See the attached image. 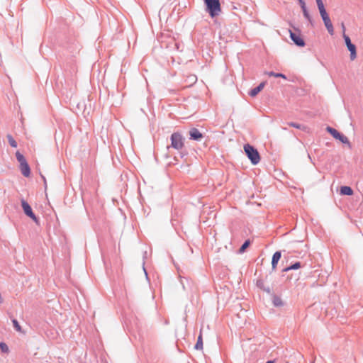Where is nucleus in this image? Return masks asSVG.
Wrapping results in <instances>:
<instances>
[{
	"mask_svg": "<svg viewBox=\"0 0 363 363\" xmlns=\"http://www.w3.org/2000/svg\"><path fill=\"white\" fill-rule=\"evenodd\" d=\"M206 11L211 18L218 16L221 13V6L219 0H203Z\"/></svg>",
	"mask_w": 363,
	"mask_h": 363,
	"instance_id": "nucleus-1",
	"label": "nucleus"
},
{
	"mask_svg": "<svg viewBox=\"0 0 363 363\" xmlns=\"http://www.w3.org/2000/svg\"><path fill=\"white\" fill-rule=\"evenodd\" d=\"M244 150L253 164H257L260 160V157L257 150L252 145L247 144L244 146Z\"/></svg>",
	"mask_w": 363,
	"mask_h": 363,
	"instance_id": "nucleus-2",
	"label": "nucleus"
},
{
	"mask_svg": "<svg viewBox=\"0 0 363 363\" xmlns=\"http://www.w3.org/2000/svg\"><path fill=\"white\" fill-rule=\"evenodd\" d=\"M21 206L24 213L30 219H32L36 224H39V220L33 213L32 208L28 203L24 199H21Z\"/></svg>",
	"mask_w": 363,
	"mask_h": 363,
	"instance_id": "nucleus-3",
	"label": "nucleus"
},
{
	"mask_svg": "<svg viewBox=\"0 0 363 363\" xmlns=\"http://www.w3.org/2000/svg\"><path fill=\"white\" fill-rule=\"evenodd\" d=\"M171 145L177 150H180L184 146L183 138L179 133H174L171 136Z\"/></svg>",
	"mask_w": 363,
	"mask_h": 363,
	"instance_id": "nucleus-4",
	"label": "nucleus"
},
{
	"mask_svg": "<svg viewBox=\"0 0 363 363\" xmlns=\"http://www.w3.org/2000/svg\"><path fill=\"white\" fill-rule=\"evenodd\" d=\"M327 131L330 133L335 139L340 140L342 143L350 144L348 138L344 135L340 133L337 130L328 127L326 128Z\"/></svg>",
	"mask_w": 363,
	"mask_h": 363,
	"instance_id": "nucleus-5",
	"label": "nucleus"
},
{
	"mask_svg": "<svg viewBox=\"0 0 363 363\" xmlns=\"http://www.w3.org/2000/svg\"><path fill=\"white\" fill-rule=\"evenodd\" d=\"M289 32L290 37L296 45L300 47L305 45V42L299 33H293L291 30H289Z\"/></svg>",
	"mask_w": 363,
	"mask_h": 363,
	"instance_id": "nucleus-6",
	"label": "nucleus"
},
{
	"mask_svg": "<svg viewBox=\"0 0 363 363\" xmlns=\"http://www.w3.org/2000/svg\"><path fill=\"white\" fill-rule=\"evenodd\" d=\"M189 134L191 139H193L194 140H200L203 138V135L199 132V130L194 128L190 130Z\"/></svg>",
	"mask_w": 363,
	"mask_h": 363,
	"instance_id": "nucleus-7",
	"label": "nucleus"
},
{
	"mask_svg": "<svg viewBox=\"0 0 363 363\" xmlns=\"http://www.w3.org/2000/svg\"><path fill=\"white\" fill-rule=\"evenodd\" d=\"M20 169H21V172L22 174L24 177H30V167H29L28 162L24 163L23 164H21L20 165Z\"/></svg>",
	"mask_w": 363,
	"mask_h": 363,
	"instance_id": "nucleus-8",
	"label": "nucleus"
},
{
	"mask_svg": "<svg viewBox=\"0 0 363 363\" xmlns=\"http://www.w3.org/2000/svg\"><path fill=\"white\" fill-rule=\"evenodd\" d=\"M281 258V252H276L272 257V267L273 269H275L277 265L278 262L279 261Z\"/></svg>",
	"mask_w": 363,
	"mask_h": 363,
	"instance_id": "nucleus-9",
	"label": "nucleus"
},
{
	"mask_svg": "<svg viewBox=\"0 0 363 363\" xmlns=\"http://www.w3.org/2000/svg\"><path fill=\"white\" fill-rule=\"evenodd\" d=\"M340 194L342 195L351 196L353 194V190L350 186H344L340 188Z\"/></svg>",
	"mask_w": 363,
	"mask_h": 363,
	"instance_id": "nucleus-10",
	"label": "nucleus"
},
{
	"mask_svg": "<svg viewBox=\"0 0 363 363\" xmlns=\"http://www.w3.org/2000/svg\"><path fill=\"white\" fill-rule=\"evenodd\" d=\"M349 51L350 52V60H354L357 57L356 47L354 44L347 46Z\"/></svg>",
	"mask_w": 363,
	"mask_h": 363,
	"instance_id": "nucleus-11",
	"label": "nucleus"
},
{
	"mask_svg": "<svg viewBox=\"0 0 363 363\" xmlns=\"http://www.w3.org/2000/svg\"><path fill=\"white\" fill-rule=\"evenodd\" d=\"M323 22H324L325 26L326 27L328 33L330 35H333V33H334V28H333V23H332L331 21H330V18L328 19V20L324 21Z\"/></svg>",
	"mask_w": 363,
	"mask_h": 363,
	"instance_id": "nucleus-12",
	"label": "nucleus"
},
{
	"mask_svg": "<svg viewBox=\"0 0 363 363\" xmlns=\"http://www.w3.org/2000/svg\"><path fill=\"white\" fill-rule=\"evenodd\" d=\"M272 302H273L274 306H277V307H280L284 305V301H282V299L280 297L277 296H274L273 297Z\"/></svg>",
	"mask_w": 363,
	"mask_h": 363,
	"instance_id": "nucleus-13",
	"label": "nucleus"
},
{
	"mask_svg": "<svg viewBox=\"0 0 363 363\" xmlns=\"http://www.w3.org/2000/svg\"><path fill=\"white\" fill-rule=\"evenodd\" d=\"M16 157L20 165L27 162L26 158L20 152L17 151L16 152Z\"/></svg>",
	"mask_w": 363,
	"mask_h": 363,
	"instance_id": "nucleus-14",
	"label": "nucleus"
},
{
	"mask_svg": "<svg viewBox=\"0 0 363 363\" xmlns=\"http://www.w3.org/2000/svg\"><path fill=\"white\" fill-rule=\"evenodd\" d=\"M195 348L196 350H202L203 349V339H202V332H200V335L198 337L197 342L195 345Z\"/></svg>",
	"mask_w": 363,
	"mask_h": 363,
	"instance_id": "nucleus-15",
	"label": "nucleus"
},
{
	"mask_svg": "<svg viewBox=\"0 0 363 363\" xmlns=\"http://www.w3.org/2000/svg\"><path fill=\"white\" fill-rule=\"evenodd\" d=\"M264 74L269 77H281L284 79H286V76L281 73H275L274 72H265Z\"/></svg>",
	"mask_w": 363,
	"mask_h": 363,
	"instance_id": "nucleus-16",
	"label": "nucleus"
},
{
	"mask_svg": "<svg viewBox=\"0 0 363 363\" xmlns=\"http://www.w3.org/2000/svg\"><path fill=\"white\" fill-rule=\"evenodd\" d=\"M342 28H343V38L345 39L346 45L347 47L350 45H352V43H351V40H350V37L345 33V26H344L343 23L342 24Z\"/></svg>",
	"mask_w": 363,
	"mask_h": 363,
	"instance_id": "nucleus-17",
	"label": "nucleus"
},
{
	"mask_svg": "<svg viewBox=\"0 0 363 363\" xmlns=\"http://www.w3.org/2000/svg\"><path fill=\"white\" fill-rule=\"evenodd\" d=\"M300 267H301L300 262H296L295 264H292L291 266L284 269V271L287 272V271L292 270V269H299Z\"/></svg>",
	"mask_w": 363,
	"mask_h": 363,
	"instance_id": "nucleus-18",
	"label": "nucleus"
},
{
	"mask_svg": "<svg viewBox=\"0 0 363 363\" xmlns=\"http://www.w3.org/2000/svg\"><path fill=\"white\" fill-rule=\"evenodd\" d=\"M7 138H8V141L11 147H17V143L11 135H8Z\"/></svg>",
	"mask_w": 363,
	"mask_h": 363,
	"instance_id": "nucleus-19",
	"label": "nucleus"
},
{
	"mask_svg": "<svg viewBox=\"0 0 363 363\" xmlns=\"http://www.w3.org/2000/svg\"><path fill=\"white\" fill-rule=\"evenodd\" d=\"M250 244V240H246V241L242 244V245L241 246V247L240 248L239 252H240V253L244 252H245V249H246V248H247V247H249Z\"/></svg>",
	"mask_w": 363,
	"mask_h": 363,
	"instance_id": "nucleus-20",
	"label": "nucleus"
},
{
	"mask_svg": "<svg viewBox=\"0 0 363 363\" xmlns=\"http://www.w3.org/2000/svg\"><path fill=\"white\" fill-rule=\"evenodd\" d=\"M319 12H320V16H321V18H322L323 21L330 19V17H329V16H328V13H327L325 9L323 10V11H320Z\"/></svg>",
	"mask_w": 363,
	"mask_h": 363,
	"instance_id": "nucleus-21",
	"label": "nucleus"
},
{
	"mask_svg": "<svg viewBox=\"0 0 363 363\" xmlns=\"http://www.w3.org/2000/svg\"><path fill=\"white\" fill-rule=\"evenodd\" d=\"M319 11L325 10V6L322 0H315Z\"/></svg>",
	"mask_w": 363,
	"mask_h": 363,
	"instance_id": "nucleus-22",
	"label": "nucleus"
},
{
	"mask_svg": "<svg viewBox=\"0 0 363 363\" xmlns=\"http://www.w3.org/2000/svg\"><path fill=\"white\" fill-rule=\"evenodd\" d=\"M257 286L258 287H259L260 289L266 291L267 292H269V288L267 289L264 288V281L262 280H258L257 281Z\"/></svg>",
	"mask_w": 363,
	"mask_h": 363,
	"instance_id": "nucleus-23",
	"label": "nucleus"
},
{
	"mask_svg": "<svg viewBox=\"0 0 363 363\" xmlns=\"http://www.w3.org/2000/svg\"><path fill=\"white\" fill-rule=\"evenodd\" d=\"M0 348L3 352L7 353L9 352V347L4 342L0 343Z\"/></svg>",
	"mask_w": 363,
	"mask_h": 363,
	"instance_id": "nucleus-24",
	"label": "nucleus"
},
{
	"mask_svg": "<svg viewBox=\"0 0 363 363\" xmlns=\"http://www.w3.org/2000/svg\"><path fill=\"white\" fill-rule=\"evenodd\" d=\"M12 322L16 330L18 332H21V327L20 326L18 322L16 320H13Z\"/></svg>",
	"mask_w": 363,
	"mask_h": 363,
	"instance_id": "nucleus-25",
	"label": "nucleus"
},
{
	"mask_svg": "<svg viewBox=\"0 0 363 363\" xmlns=\"http://www.w3.org/2000/svg\"><path fill=\"white\" fill-rule=\"evenodd\" d=\"M259 93V90L257 89V87L254 88L253 89H252L250 91V95L252 97H255V96H257L258 94Z\"/></svg>",
	"mask_w": 363,
	"mask_h": 363,
	"instance_id": "nucleus-26",
	"label": "nucleus"
},
{
	"mask_svg": "<svg viewBox=\"0 0 363 363\" xmlns=\"http://www.w3.org/2000/svg\"><path fill=\"white\" fill-rule=\"evenodd\" d=\"M302 9V11H303V16L308 20L311 19L310 18V15L308 13V11L306 9V7H303V8H301Z\"/></svg>",
	"mask_w": 363,
	"mask_h": 363,
	"instance_id": "nucleus-27",
	"label": "nucleus"
},
{
	"mask_svg": "<svg viewBox=\"0 0 363 363\" xmlns=\"http://www.w3.org/2000/svg\"><path fill=\"white\" fill-rule=\"evenodd\" d=\"M288 125L291 127H294V128H298V129H301L302 128L301 125L300 124H298V123H294V122H290L288 123Z\"/></svg>",
	"mask_w": 363,
	"mask_h": 363,
	"instance_id": "nucleus-28",
	"label": "nucleus"
},
{
	"mask_svg": "<svg viewBox=\"0 0 363 363\" xmlns=\"http://www.w3.org/2000/svg\"><path fill=\"white\" fill-rule=\"evenodd\" d=\"M264 86H265V82H263L260 83L259 85L258 86H257V88L259 90V91L260 92L263 89Z\"/></svg>",
	"mask_w": 363,
	"mask_h": 363,
	"instance_id": "nucleus-29",
	"label": "nucleus"
},
{
	"mask_svg": "<svg viewBox=\"0 0 363 363\" xmlns=\"http://www.w3.org/2000/svg\"><path fill=\"white\" fill-rule=\"evenodd\" d=\"M264 86H265V82H263L260 83L259 85L258 86H257V88L259 90V91L260 92L263 89Z\"/></svg>",
	"mask_w": 363,
	"mask_h": 363,
	"instance_id": "nucleus-30",
	"label": "nucleus"
},
{
	"mask_svg": "<svg viewBox=\"0 0 363 363\" xmlns=\"http://www.w3.org/2000/svg\"><path fill=\"white\" fill-rule=\"evenodd\" d=\"M299 3H300L301 8L306 7V4L303 0H300Z\"/></svg>",
	"mask_w": 363,
	"mask_h": 363,
	"instance_id": "nucleus-31",
	"label": "nucleus"
},
{
	"mask_svg": "<svg viewBox=\"0 0 363 363\" xmlns=\"http://www.w3.org/2000/svg\"><path fill=\"white\" fill-rule=\"evenodd\" d=\"M266 363H274V361H267Z\"/></svg>",
	"mask_w": 363,
	"mask_h": 363,
	"instance_id": "nucleus-32",
	"label": "nucleus"
}]
</instances>
